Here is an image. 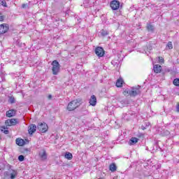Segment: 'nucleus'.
Masks as SVG:
<instances>
[{
  "instance_id": "2",
  "label": "nucleus",
  "mask_w": 179,
  "mask_h": 179,
  "mask_svg": "<svg viewBox=\"0 0 179 179\" xmlns=\"http://www.w3.org/2000/svg\"><path fill=\"white\" fill-rule=\"evenodd\" d=\"M52 75H58L59 73V71H61V65L57 60H54L52 62Z\"/></svg>"
},
{
  "instance_id": "35",
  "label": "nucleus",
  "mask_w": 179,
  "mask_h": 179,
  "mask_svg": "<svg viewBox=\"0 0 179 179\" xmlns=\"http://www.w3.org/2000/svg\"><path fill=\"white\" fill-rule=\"evenodd\" d=\"M1 136H0V141H1Z\"/></svg>"
},
{
  "instance_id": "24",
  "label": "nucleus",
  "mask_w": 179,
  "mask_h": 179,
  "mask_svg": "<svg viewBox=\"0 0 179 179\" xmlns=\"http://www.w3.org/2000/svg\"><path fill=\"white\" fill-rule=\"evenodd\" d=\"M123 94L124 96H125L126 97H128V96H129V91H128V90H125L123 92Z\"/></svg>"
},
{
  "instance_id": "23",
  "label": "nucleus",
  "mask_w": 179,
  "mask_h": 179,
  "mask_svg": "<svg viewBox=\"0 0 179 179\" xmlns=\"http://www.w3.org/2000/svg\"><path fill=\"white\" fill-rule=\"evenodd\" d=\"M173 85L175 86H179V78H176L173 80Z\"/></svg>"
},
{
  "instance_id": "29",
  "label": "nucleus",
  "mask_w": 179,
  "mask_h": 179,
  "mask_svg": "<svg viewBox=\"0 0 179 179\" xmlns=\"http://www.w3.org/2000/svg\"><path fill=\"white\" fill-rule=\"evenodd\" d=\"M10 102L11 103V104H13V103L15 102V97L10 96Z\"/></svg>"
},
{
  "instance_id": "34",
  "label": "nucleus",
  "mask_w": 179,
  "mask_h": 179,
  "mask_svg": "<svg viewBox=\"0 0 179 179\" xmlns=\"http://www.w3.org/2000/svg\"><path fill=\"white\" fill-rule=\"evenodd\" d=\"M146 129V128L143 127V131H145Z\"/></svg>"
},
{
  "instance_id": "22",
  "label": "nucleus",
  "mask_w": 179,
  "mask_h": 179,
  "mask_svg": "<svg viewBox=\"0 0 179 179\" xmlns=\"http://www.w3.org/2000/svg\"><path fill=\"white\" fill-rule=\"evenodd\" d=\"M0 3L4 8H8V5L6 4V0H0Z\"/></svg>"
},
{
  "instance_id": "10",
  "label": "nucleus",
  "mask_w": 179,
  "mask_h": 179,
  "mask_svg": "<svg viewBox=\"0 0 179 179\" xmlns=\"http://www.w3.org/2000/svg\"><path fill=\"white\" fill-rule=\"evenodd\" d=\"M6 117H8V118H12V117H15V115H16V110L11 109V110H8L6 113Z\"/></svg>"
},
{
  "instance_id": "4",
  "label": "nucleus",
  "mask_w": 179,
  "mask_h": 179,
  "mask_svg": "<svg viewBox=\"0 0 179 179\" xmlns=\"http://www.w3.org/2000/svg\"><path fill=\"white\" fill-rule=\"evenodd\" d=\"M120 3L118 0H113L110 3L112 10H118V9H120Z\"/></svg>"
},
{
  "instance_id": "31",
  "label": "nucleus",
  "mask_w": 179,
  "mask_h": 179,
  "mask_svg": "<svg viewBox=\"0 0 179 179\" xmlns=\"http://www.w3.org/2000/svg\"><path fill=\"white\" fill-rule=\"evenodd\" d=\"M101 34L102 36H108V32L107 31H103Z\"/></svg>"
},
{
  "instance_id": "15",
  "label": "nucleus",
  "mask_w": 179,
  "mask_h": 179,
  "mask_svg": "<svg viewBox=\"0 0 179 179\" xmlns=\"http://www.w3.org/2000/svg\"><path fill=\"white\" fill-rule=\"evenodd\" d=\"M109 170L112 173H114L115 171H117V165L115 164V163H112L109 165Z\"/></svg>"
},
{
  "instance_id": "17",
  "label": "nucleus",
  "mask_w": 179,
  "mask_h": 179,
  "mask_svg": "<svg viewBox=\"0 0 179 179\" xmlns=\"http://www.w3.org/2000/svg\"><path fill=\"white\" fill-rule=\"evenodd\" d=\"M64 157L65 159H67V160H72V159L73 158V155H72V153L66 152L64 154Z\"/></svg>"
},
{
  "instance_id": "5",
  "label": "nucleus",
  "mask_w": 179,
  "mask_h": 179,
  "mask_svg": "<svg viewBox=\"0 0 179 179\" xmlns=\"http://www.w3.org/2000/svg\"><path fill=\"white\" fill-rule=\"evenodd\" d=\"M95 54L97 55L99 58H101L105 54L106 51H104V49L101 46H97L95 48Z\"/></svg>"
},
{
  "instance_id": "19",
  "label": "nucleus",
  "mask_w": 179,
  "mask_h": 179,
  "mask_svg": "<svg viewBox=\"0 0 179 179\" xmlns=\"http://www.w3.org/2000/svg\"><path fill=\"white\" fill-rule=\"evenodd\" d=\"M1 132H3V134H5L6 135H8V134H9V130H8V128H6L5 126L1 127L0 128Z\"/></svg>"
},
{
  "instance_id": "6",
  "label": "nucleus",
  "mask_w": 179,
  "mask_h": 179,
  "mask_svg": "<svg viewBox=\"0 0 179 179\" xmlns=\"http://www.w3.org/2000/svg\"><path fill=\"white\" fill-rule=\"evenodd\" d=\"M37 129L44 134V132H47L48 131V125L45 123H39L37 126Z\"/></svg>"
},
{
  "instance_id": "21",
  "label": "nucleus",
  "mask_w": 179,
  "mask_h": 179,
  "mask_svg": "<svg viewBox=\"0 0 179 179\" xmlns=\"http://www.w3.org/2000/svg\"><path fill=\"white\" fill-rule=\"evenodd\" d=\"M166 48H168V50H173V43L171 41L168 42Z\"/></svg>"
},
{
  "instance_id": "9",
  "label": "nucleus",
  "mask_w": 179,
  "mask_h": 179,
  "mask_svg": "<svg viewBox=\"0 0 179 179\" xmlns=\"http://www.w3.org/2000/svg\"><path fill=\"white\" fill-rule=\"evenodd\" d=\"M38 156L41 159V160H42L43 162H44L45 160H47V152L45 151V150H42V152L38 153Z\"/></svg>"
},
{
  "instance_id": "18",
  "label": "nucleus",
  "mask_w": 179,
  "mask_h": 179,
  "mask_svg": "<svg viewBox=\"0 0 179 179\" xmlns=\"http://www.w3.org/2000/svg\"><path fill=\"white\" fill-rule=\"evenodd\" d=\"M15 142L18 146H23L24 145V140L22 138H17Z\"/></svg>"
},
{
  "instance_id": "12",
  "label": "nucleus",
  "mask_w": 179,
  "mask_h": 179,
  "mask_svg": "<svg viewBox=\"0 0 179 179\" xmlns=\"http://www.w3.org/2000/svg\"><path fill=\"white\" fill-rule=\"evenodd\" d=\"M153 70L155 73H160L163 71V68L160 64L154 65Z\"/></svg>"
},
{
  "instance_id": "32",
  "label": "nucleus",
  "mask_w": 179,
  "mask_h": 179,
  "mask_svg": "<svg viewBox=\"0 0 179 179\" xmlns=\"http://www.w3.org/2000/svg\"><path fill=\"white\" fill-rule=\"evenodd\" d=\"M176 111L177 113H179V103H178L176 105Z\"/></svg>"
},
{
  "instance_id": "7",
  "label": "nucleus",
  "mask_w": 179,
  "mask_h": 179,
  "mask_svg": "<svg viewBox=\"0 0 179 179\" xmlns=\"http://www.w3.org/2000/svg\"><path fill=\"white\" fill-rule=\"evenodd\" d=\"M5 124L7 127H12L14 125H17V124H19V122L17 121V119H8L6 121Z\"/></svg>"
},
{
  "instance_id": "30",
  "label": "nucleus",
  "mask_w": 179,
  "mask_h": 179,
  "mask_svg": "<svg viewBox=\"0 0 179 179\" xmlns=\"http://www.w3.org/2000/svg\"><path fill=\"white\" fill-rule=\"evenodd\" d=\"M22 9H26V8H29V4H27V3H23V4L22 5Z\"/></svg>"
},
{
  "instance_id": "26",
  "label": "nucleus",
  "mask_w": 179,
  "mask_h": 179,
  "mask_svg": "<svg viewBox=\"0 0 179 179\" xmlns=\"http://www.w3.org/2000/svg\"><path fill=\"white\" fill-rule=\"evenodd\" d=\"M16 176H17L16 172H13V173H10V178L15 179V178H16Z\"/></svg>"
},
{
  "instance_id": "16",
  "label": "nucleus",
  "mask_w": 179,
  "mask_h": 179,
  "mask_svg": "<svg viewBox=\"0 0 179 179\" xmlns=\"http://www.w3.org/2000/svg\"><path fill=\"white\" fill-rule=\"evenodd\" d=\"M139 139L136 137H132L129 141V145H135L138 143Z\"/></svg>"
},
{
  "instance_id": "1",
  "label": "nucleus",
  "mask_w": 179,
  "mask_h": 179,
  "mask_svg": "<svg viewBox=\"0 0 179 179\" xmlns=\"http://www.w3.org/2000/svg\"><path fill=\"white\" fill-rule=\"evenodd\" d=\"M82 103H83V101L81 99H76L72 100L68 103L66 106L67 111H75L76 108H78V107H80V106H82Z\"/></svg>"
},
{
  "instance_id": "3",
  "label": "nucleus",
  "mask_w": 179,
  "mask_h": 179,
  "mask_svg": "<svg viewBox=\"0 0 179 179\" xmlns=\"http://www.w3.org/2000/svg\"><path fill=\"white\" fill-rule=\"evenodd\" d=\"M8 31H9V24L6 23H3L0 24V36L8 33Z\"/></svg>"
},
{
  "instance_id": "11",
  "label": "nucleus",
  "mask_w": 179,
  "mask_h": 179,
  "mask_svg": "<svg viewBox=\"0 0 179 179\" xmlns=\"http://www.w3.org/2000/svg\"><path fill=\"white\" fill-rule=\"evenodd\" d=\"M36 131H37V126H36V124H30L28 129L29 135L34 134Z\"/></svg>"
},
{
  "instance_id": "8",
  "label": "nucleus",
  "mask_w": 179,
  "mask_h": 179,
  "mask_svg": "<svg viewBox=\"0 0 179 179\" xmlns=\"http://www.w3.org/2000/svg\"><path fill=\"white\" fill-rule=\"evenodd\" d=\"M90 106H92V107H95V106L97 104V98L96 97V95H92L90 99Z\"/></svg>"
},
{
  "instance_id": "25",
  "label": "nucleus",
  "mask_w": 179,
  "mask_h": 179,
  "mask_svg": "<svg viewBox=\"0 0 179 179\" xmlns=\"http://www.w3.org/2000/svg\"><path fill=\"white\" fill-rule=\"evenodd\" d=\"M159 64H164V59L162 57H158Z\"/></svg>"
},
{
  "instance_id": "13",
  "label": "nucleus",
  "mask_w": 179,
  "mask_h": 179,
  "mask_svg": "<svg viewBox=\"0 0 179 179\" xmlns=\"http://www.w3.org/2000/svg\"><path fill=\"white\" fill-rule=\"evenodd\" d=\"M124 85V79L122 78H120L116 81V87H122V85Z\"/></svg>"
},
{
  "instance_id": "20",
  "label": "nucleus",
  "mask_w": 179,
  "mask_h": 179,
  "mask_svg": "<svg viewBox=\"0 0 179 179\" xmlns=\"http://www.w3.org/2000/svg\"><path fill=\"white\" fill-rule=\"evenodd\" d=\"M147 30H148V31H153V30H155V27H153V25H152L150 24H147Z\"/></svg>"
},
{
  "instance_id": "14",
  "label": "nucleus",
  "mask_w": 179,
  "mask_h": 179,
  "mask_svg": "<svg viewBox=\"0 0 179 179\" xmlns=\"http://www.w3.org/2000/svg\"><path fill=\"white\" fill-rule=\"evenodd\" d=\"M139 93H141V92H139V90H133L131 91H129V96H130V97H136V96H138V94H139Z\"/></svg>"
},
{
  "instance_id": "36",
  "label": "nucleus",
  "mask_w": 179,
  "mask_h": 179,
  "mask_svg": "<svg viewBox=\"0 0 179 179\" xmlns=\"http://www.w3.org/2000/svg\"><path fill=\"white\" fill-rule=\"evenodd\" d=\"M98 179H101V178H98Z\"/></svg>"
},
{
  "instance_id": "33",
  "label": "nucleus",
  "mask_w": 179,
  "mask_h": 179,
  "mask_svg": "<svg viewBox=\"0 0 179 179\" xmlns=\"http://www.w3.org/2000/svg\"><path fill=\"white\" fill-rule=\"evenodd\" d=\"M48 99L49 100H51V99H52V96L48 95Z\"/></svg>"
},
{
  "instance_id": "28",
  "label": "nucleus",
  "mask_w": 179,
  "mask_h": 179,
  "mask_svg": "<svg viewBox=\"0 0 179 179\" xmlns=\"http://www.w3.org/2000/svg\"><path fill=\"white\" fill-rule=\"evenodd\" d=\"M18 160H19L20 162H23V160H24V156H23V155H20V156L18 157Z\"/></svg>"
},
{
  "instance_id": "27",
  "label": "nucleus",
  "mask_w": 179,
  "mask_h": 179,
  "mask_svg": "<svg viewBox=\"0 0 179 179\" xmlns=\"http://www.w3.org/2000/svg\"><path fill=\"white\" fill-rule=\"evenodd\" d=\"M5 20V15H2V13L0 12V22H3Z\"/></svg>"
}]
</instances>
